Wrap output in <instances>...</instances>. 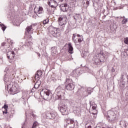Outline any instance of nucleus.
Segmentation results:
<instances>
[{
	"label": "nucleus",
	"instance_id": "nucleus-59",
	"mask_svg": "<svg viewBox=\"0 0 128 128\" xmlns=\"http://www.w3.org/2000/svg\"><path fill=\"white\" fill-rule=\"evenodd\" d=\"M58 88H60V87H58Z\"/></svg>",
	"mask_w": 128,
	"mask_h": 128
},
{
	"label": "nucleus",
	"instance_id": "nucleus-51",
	"mask_svg": "<svg viewBox=\"0 0 128 128\" xmlns=\"http://www.w3.org/2000/svg\"><path fill=\"white\" fill-rule=\"evenodd\" d=\"M7 58L10 60V56H8V54H7Z\"/></svg>",
	"mask_w": 128,
	"mask_h": 128
},
{
	"label": "nucleus",
	"instance_id": "nucleus-2",
	"mask_svg": "<svg viewBox=\"0 0 128 128\" xmlns=\"http://www.w3.org/2000/svg\"><path fill=\"white\" fill-rule=\"evenodd\" d=\"M106 116L108 122H115L116 119V114L112 110H108L107 112Z\"/></svg>",
	"mask_w": 128,
	"mask_h": 128
},
{
	"label": "nucleus",
	"instance_id": "nucleus-26",
	"mask_svg": "<svg viewBox=\"0 0 128 128\" xmlns=\"http://www.w3.org/2000/svg\"><path fill=\"white\" fill-rule=\"evenodd\" d=\"M76 34H73L72 38V40L74 42V44H76V42H78V41H76Z\"/></svg>",
	"mask_w": 128,
	"mask_h": 128
},
{
	"label": "nucleus",
	"instance_id": "nucleus-38",
	"mask_svg": "<svg viewBox=\"0 0 128 128\" xmlns=\"http://www.w3.org/2000/svg\"><path fill=\"white\" fill-rule=\"evenodd\" d=\"M52 82H56V79L52 77Z\"/></svg>",
	"mask_w": 128,
	"mask_h": 128
},
{
	"label": "nucleus",
	"instance_id": "nucleus-18",
	"mask_svg": "<svg viewBox=\"0 0 128 128\" xmlns=\"http://www.w3.org/2000/svg\"><path fill=\"white\" fill-rule=\"evenodd\" d=\"M68 52L70 54H74V48H72V44L69 43L68 44Z\"/></svg>",
	"mask_w": 128,
	"mask_h": 128
},
{
	"label": "nucleus",
	"instance_id": "nucleus-25",
	"mask_svg": "<svg viewBox=\"0 0 128 128\" xmlns=\"http://www.w3.org/2000/svg\"><path fill=\"white\" fill-rule=\"evenodd\" d=\"M40 81H38L34 85V88L38 89V88H40Z\"/></svg>",
	"mask_w": 128,
	"mask_h": 128
},
{
	"label": "nucleus",
	"instance_id": "nucleus-40",
	"mask_svg": "<svg viewBox=\"0 0 128 128\" xmlns=\"http://www.w3.org/2000/svg\"><path fill=\"white\" fill-rule=\"evenodd\" d=\"M120 124L122 126H124V121L122 120L120 122Z\"/></svg>",
	"mask_w": 128,
	"mask_h": 128
},
{
	"label": "nucleus",
	"instance_id": "nucleus-56",
	"mask_svg": "<svg viewBox=\"0 0 128 128\" xmlns=\"http://www.w3.org/2000/svg\"><path fill=\"white\" fill-rule=\"evenodd\" d=\"M124 88V84H123V88Z\"/></svg>",
	"mask_w": 128,
	"mask_h": 128
},
{
	"label": "nucleus",
	"instance_id": "nucleus-45",
	"mask_svg": "<svg viewBox=\"0 0 128 128\" xmlns=\"http://www.w3.org/2000/svg\"><path fill=\"white\" fill-rule=\"evenodd\" d=\"M76 36L78 38H81V36H82V35H80V34H78Z\"/></svg>",
	"mask_w": 128,
	"mask_h": 128
},
{
	"label": "nucleus",
	"instance_id": "nucleus-12",
	"mask_svg": "<svg viewBox=\"0 0 128 128\" xmlns=\"http://www.w3.org/2000/svg\"><path fill=\"white\" fill-rule=\"evenodd\" d=\"M58 100H64V92L59 91L57 92Z\"/></svg>",
	"mask_w": 128,
	"mask_h": 128
},
{
	"label": "nucleus",
	"instance_id": "nucleus-24",
	"mask_svg": "<svg viewBox=\"0 0 128 128\" xmlns=\"http://www.w3.org/2000/svg\"><path fill=\"white\" fill-rule=\"evenodd\" d=\"M122 18H124L122 22V24H126L128 22V18H126V17L123 16Z\"/></svg>",
	"mask_w": 128,
	"mask_h": 128
},
{
	"label": "nucleus",
	"instance_id": "nucleus-43",
	"mask_svg": "<svg viewBox=\"0 0 128 128\" xmlns=\"http://www.w3.org/2000/svg\"><path fill=\"white\" fill-rule=\"evenodd\" d=\"M56 46H53V47H52L51 48V50L52 51V50H56Z\"/></svg>",
	"mask_w": 128,
	"mask_h": 128
},
{
	"label": "nucleus",
	"instance_id": "nucleus-17",
	"mask_svg": "<svg viewBox=\"0 0 128 128\" xmlns=\"http://www.w3.org/2000/svg\"><path fill=\"white\" fill-rule=\"evenodd\" d=\"M90 0H83L82 4L84 8H86L88 6V4H90Z\"/></svg>",
	"mask_w": 128,
	"mask_h": 128
},
{
	"label": "nucleus",
	"instance_id": "nucleus-47",
	"mask_svg": "<svg viewBox=\"0 0 128 128\" xmlns=\"http://www.w3.org/2000/svg\"><path fill=\"white\" fill-rule=\"evenodd\" d=\"M32 116H33V118H36V116L34 114H32Z\"/></svg>",
	"mask_w": 128,
	"mask_h": 128
},
{
	"label": "nucleus",
	"instance_id": "nucleus-19",
	"mask_svg": "<svg viewBox=\"0 0 128 128\" xmlns=\"http://www.w3.org/2000/svg\"><path fill=\"white\" fill-rule=\"evenodd\" d=\"M28 92H24L22 96V98L24 100H28Z\"/></svg>",
	"mask_w": 128,
	"mask_h": 128
},
{
	"label": "nucleus",
	"instance_id": "nucleus-53",
	"mask_svg": "<svg viewBox=\"0 0 128 128\" xmlns=\"http://www.w3.org/2000/svg\"><path fill=\"white\" fill-rule=\"evenodd\" d=\"M10 39H7V42H10Z\"/></svg>",
	"mask_w": 128,
	"mask_h": 128
},
{
	"label": "nucleus",
	"instance_id": "nucleus-35",
	"mask_svg": "<svg viewBox=\"0 0 128 128\" xmlns=\"http://www.w3.org/2000/svg\"><path fill=\"white\" fill-rule=\"evenodd\" d=\"M15 22L16 26H18L20 24V22H18V20H16V22Z\"/></svg>",
	"mask_w": 128,
	"mask_h": 128
},
{
	"label": "nucleus",
	"instance_id": "nucleus-14",
	"mask_svg": "<svg viewBox=\"0 0 128 128\" xmlns=\"http://www.w3.org/2000/svg\"><path fill=\"white\" fill-rule=\"evenodd\" d=\"M68 8H70V6H68L66 4H65L62 6L61 10L62 12H68Z\"/></svg>",
	"mask_w": 128,
	"mask_h": 128
},
{
	"label": "nucleus",
	"instance_id": "nucleus-48",
	"mask_svg": "<svg viewBox=\"0 0 128 128\" xmlns=\"http://www.w3.org/2000/svg\"><path fill=\"white\" fill-rule=\"evenodd\" d=\"M28 42V44H29V46H32V42Z\"/></svg>",
	"mask_w": 128,
	"mask_h": 128
},
{
	"label": "nucleus",
	"instance_id": "nucleus-58",
	"mask_svg": "<svg viewBox=\"0 0 128 128\" xmlns=\"http://www.w3.org/2000/svg\"><path fill=\"white\" fill-rule=\"evenodd\" d=\"M81 66H82V64H81Z\"/></svg>",
	"mask_w": 128,
	"mask_h": 128
},
{
	"label": "nucleus",
	"instance_id": "nucleus-27",
	"mask_svg": "<svg viewBox=\"0 0 128 128\" xmlns=\"http://www.w3.org/2000/svg\"><path fill=\"white\" fill-rule=\"evenodd\" d=\"M73 18L74 20H78L80 18V14H76L75 16H73Z\"/></svg>",
	"mask_w": 128,
	"mask_h": 128
},
{
	"label": "nucleus",
	"instance_id": "nucleus-11",
	"mask_svg": "<svg viewBox=\"0 0 128 128\" xmlns=\"http://www.w3.org/2000/svg\"><path fill=\"white\" fill-rule=\"evenodd\" d=\"M100 62H104V60L102 61L99 58L96 57H94L93 59V64H96V66H99V64H100Z\"/></svg>",
	"mask_w": 128,
	"mask_h": 128
},
{
	"label": "nucleus",
	"instance_id": "nucleus-42",
	"mask_svg": "<svg viewBox=\"0 0 128 128\" xmlns=\"http://www.w3.org/2000/svg\"><path fill=\"white\" fill-rule=\"evenodd\" d=\"M111 72H116V70H114V68H112V70H111Z\"/></svg>",
	"mask_w": 128,
	"mask_h": 128
},
{
	"label": "nucleus",
	"instance_id": "nucleus-49",
	"mask_svg": "<svg viewBox=\"0 0 128 128\" xmlns=\"http://www.w3.org/2000/svg\"><path fill=\"white\" fill-rule=\"evenodd\" d=\"M10 54H12L14 56V52H10Z\"/></svg>",
	"mask_w": 128,
	"mask_h": 128
},
{
	"label": "nucleus",
	"instance_id": "nucleus-57",
	"mask_svg": "<svg viewBox=\"0 0 128 128\" xmlns=\"http://www.w3.org/2000/svg\"><path fill=\"white\" fill-rule=\"evenodd\" d=\"M22 128H24V124H23L22 126Z\"/></svg>",
	"mask_w": 128,
	"mask_h": 128
},
{
	"label": "nucleus",
	"instance_id": "nucleus-33",
	"mask_svg": "<svg viewBox=\"0 0 128 128\" xmlns=\"http://www.w3.org/2000/svg\"><path fill=\"white\" fill-rule=\"evenodd\" d=\"M49 20H48V18H47V19L44 20L43 21V24H48V22Z\"/></svg>",
	"mask_w": 128,
	"mask_h": 128
},
{
	"label": "nucleus",
	"instance_id": "nucleus-8",
	"mask_svg": "<svg viewBox=\"0 0 128 128\" xmlns=\"http://www.w3.org/2000/svg\"><path fill=\"white\" fill-rule=\"evenodd\" d=\"M43 92V98L44 100H48V96H50V91L46 90L45 91H42L41 92V93L42 94Z\"/></svg>",
	"mask_w": 128,
	"mask_h": 128
},
{
	"label": "nucleus",
	"instance_id": "nucleus-55",
	"mask_svg": "<svg viewBox=\"0 0 128 128\" xmlns=\"http://www.w3.org/2000/svg\"><path fill=\"white\" fill-rule=\"evenodd\" d=\"M0 62H2V58H0Z\"/></svg>",
	"mask_w": 128,
	"mask_h": 128
},
{
	"label": "nucleus",
	"instance_id": "nucleus-13",
	"mask_svg": "<svg viewBox=\"0 0 128 128\" xmlns=\"http://www.w3.org/2000/svg\"><path fill=\"white\" fill-rule=\"evenodd\" d=\"M65 86L66 90H74V84H66Z\"/></svg>",
	"mask_w": 128,
	"mask_h": 128
},
{
	"label": "nucleus",
	"instance_id": "nucleus-16",
	"mask_svg": "<svg viewBox=\"0 0 128 128\" xmlns=\"http://www.w3.org/2000/svg\"><path fill=\"white\" fill-rule=\"evenodd\" d=\"M66 122L68 124L71 125L68 126L70 128H74V120H67Z\"/></svg>",
	"mask_w": 128,
	"mask_h": 128
},
{
	"label": "nucleus",
	"instance_id": "nucleus-22",
	"mask_svg": "<svg viewBox=\"0 0 128 128\" xmlns=\"http://www.w3.org/2000/svg\"><path fill=\"white\" fill-rule=\"evenodd\" d=\"M42 74V71H38L37 74L35 75V78H38Z\"/></svg>",
	"mask_w": 128,
	"mask_h": 128
},
{
	"label": "nucleus",
	"instance_id": "nucleus-6",
	"mask_svg": "<svg viewBox=\"0 0 128 128\" xmlns=\"http://www.w3.org/2000/svg\"><path fill=\"white\" fill-rule=\"evenodd\" d=\"M50 34L54 38H58L60 36V33L58 32L56 28H52L50 30Z\"/></svg>",
	"mask_w": 128,
	"mask_h": 128
},
{
	"label": "nucleus",
	"instance_id": "nucleus-21",
	"mask_svg": "<svg viewBox=\"0 0 128 128\" xmlns=\"http://www.w3.org/2000/svg\"><path fill=\"white\" fill-rule=\"evenodd\" d=\"M8 106L6 105V104H4L2 108H4V111H3V114H8Z\"/></svg>",
	"mask_w": 128,
	"mask_h": 128
},
{
	"label": "nucleus",
	"instance_id": "nucleus-5",
	"mask_svg": "<svg viewBox=\"0 0 128 128\" xmlns=\"http://www.w3.org/2000/svg\"><path fill=\"white\" fill-rule=\"evenodd\" d=\"M56 113L55 112H46V118H49L50 120H54L56 116Z\"/></svg>",
	"mask_w": 128,
	"mask_h": 128
},
{
	"label": "nucleus",
	"instance_id": "nucleus-37",
	"mask_svg": "<svg viewBox=\"0 0 128 128\" xmlns=\"http://www.w3.org/2000/svg\"><path fill=\"white\" fill-rule=\"evenodd\" d=\"M124 42L126 44H128V38H126V39H124Z\"/></svg>",
	"mask_w": 128,
	"mask_h": 128
},
{
	"label": "nucleus",
	"instance_id": "nucleus-1",
	"mask_svg": "<svg viewBox=\"0 0 128 128\" xmlns=\"http://www.w3.org/2000/svg\"><path fill=\"white\" fill-rule=\"evenodd\" d=\"M58 110L63 116L68 114V105L63 102H60L58 104Z\"/></svg>",
	"mask_w": 128,
	"mask_h": 128
},
{
	"label": "nucleus",
	"instance_id": "nucleus-52",
	"mask_svg": "<svg viewBox=\"0 0 128 128\" xmlns=\"http://www.w3.org/2000/svg\"><path fill=\"white\" fill-rule=\"evenodd\" d=\"M92 128V126H87V128Z\"/></svg>",
	"mask_w": 128,
	"mask_h": 128
},
{
	"label": "nucleus",
	"instance_id": "nucleus-34",
	"mask_svg": "<svg viewBox=\"0 0 128 128\" xmlns=\"http://www.w3.org/2000/svg\"><path fill=\"white\" fill-rule=\"evenodd\" d=\"M78 70H73V74H74V76H78Z\"/></svg>",
	"mask_w": 128,
	"mask_h": 128
},
{
	"label": "nucleus",
	"instance_id": "nucleus-4",
	"mask_svg": "<svg viewBox=\"0 0 128 128\" xmlns=\"http://www.w3.org/2000/svg\"><path fill=\"white\" fill-rule=\"evenodd\" d=\"M60 26H61V28L64 30L66 25L68 22V18L66 16H60L58 18Z\"/></svg>",
	"mask_w": 128,
	"mask_h": 128
},
{
	"label": "nucleus",
	"instance_id": "nucleus-41",
	"mask_svg": "<svg viewBox=\"0 0 128 128\" xmlns=\"http://www.w3.org/2000/svg\"><path fill=\"white\" fill-rule=\"evenodd\" d=\"M50 4H52L51 2H48V4L50 6H51V8H54V5H51Z\"/></svg>",
	"mask_w": 128,
	"mask_h": 128
},
{
	"label": "nucleus",
	"instance_id": "nucleus-30",
	"mask_svg": "<svg viewBox=\"0 0 128 128\" xmlns=\"http://www.w3.org/2000/svg\"><path fill=\"white\" fill-rule=\"evenodd\" d=\"M80 108L79 107H76V109L75 110V112H76V114H80Z\"/></svg>",
	"mask_w": 128,
	"mask_h": 128
},
{
	"label": "nucleus",
	"instance_id": "nucleus-23",
	"mask_svg": "<svg viewBox=\"0 0 128 128\" xmlns=\"http://www.w3.org/2000/svg\"><path fill=\"white\" fill-rule=\"evenodd\" d=\"M123 82H128V77L126 74L123 75Z\"/></svg>",
	"mask_w": 128,
	"mask_h": 128
},
{
	"label": "nucleus",
	"instance_id": "nucleus-39",
	"mask_svg": "<svg viewBox=\"0 0 128 128\" xmlns=\"http://www.w3.org/2000/svg\"><path fill=\"white\" fill-rule=\"evenodd\" d=\"M36 88H35L34 87V88H32L31 92H36Z\"/></svg>",
	"mask_w": 128,
	"mask_h": 128
},
{
	"label": "nucleus",
	"instance_id": "nucleus-10",
	"mask_svg": "<svg viewBox=\"0 0 128 128\" xmlns=\"http://www.w3.org/2000/svg\"><path fill=\"white\" fill-rule=\"evenodd\" d=\"M34 12H36L37 14V16H38V14H42L44 12V8H42V7H39L38 8H34Z\"/></svg>",
	"mask_w": 128,
	"mask_h": 128
},
{
	"label": "nucleus",
	"instance_id": "nucleus-50",
	"mask_svg": "<svg viewBox=\"0 0 128 128\" xmlns=\"http://www.w3.org/2000/svg\"><path fill=\"white\" fill-rule=\"evenodd\" d=\"M10 44H14V42H12V40H10Z\"/></svg>",
	"mask_w": 128,
	"mask_h": 128
},
{
	"label": "nucleus",
	"instance_id": "nucleus-9",
	"mask_svg": "<svg viewBox=\"0 0 128 128\" xmlns=\"http://www.w3.org/2000/svg\"><path fill=\"white\" fill-rule=\"evenodd\" d=\"M92 88H87L86 90L80 95L82 96H88V94H92Z\"/></svg>",
	"mask_w": 128,
	"mask_h": 128
},
{
	"label": "nucleus",
	"instance_id": "nucleus-29",
	"mask_svg": "<svg viewBox=\"0 0 128 128\" xmlns=\"http://www.w3.org/2000/svg\"><path fill=\"white\" fill-rule=\"evenodd\" d=\"M104 56H103L104 58H104L105 56L106 58H108V56H110V54L108 52H106Z\"/></svg>",
	"mask_w": 128,
	"mask_h": 128
},
{
	"label": "nucleus",
	"instance_id": "nucleus-32",
	"mask_svg": "<svg viewBox=\"0 0 128 128\" xmlns=\"http://www.w3.org/2000/svg\"><path fill=\"white\" fill-rule=\"evenodd\" d=\"M38 124L36 122H35L34 124L32 126V128H36V126H38Z\"/></svg>",
	"mask_w": 128,
	"mask_h": 128
},
{
	"label": "nucleus",
	"instance_id": "nucleus-31",
	"mask_svg": "<svg viewBox=\"0 0 128 128\" xmlns=\"http://www.w3.org/2000/svg\"><path fill=\"white\" fill-rule=\"evenodd\" d=\"M78 42H82L84 40V38L82 36L80 37L78 40Z\"/></svg>",
	"mask_w": 128,
	"mask_h": 128
},
{
	"label": "nucleus",
	"instance_id": "nucleus-7",
	"mask_svg": "<svg viewBox=\"0 0 128 128\" xmlns=\"http://www.w3.org/2000/svg\"><path fill=\"white\" fill-rule=\"evenodd\" d=\"M36 26V24H33L30 26H28L26 28V32H28V34H32L34 32V27Z\"/></svg>",
	"mask_w": 128,
	"mask_h": 128
},
{
	"label": "nucleus",
	"instance_id": "nucleus-28",
	"mask_svg": "<svg viewBox=\"0 0 128 128\" xmlns=\"http://www.w3.org/2000/svg\"><path fill=\"white\" fill-rule=\"evenodd\" d=\"M0 26L1 28L2 29V30H3V32H4V30H6V26L4 25V24H0Z\"/></svg>",
	"mask_w": 128,
	"mask_h": 128
},
{
	"label": "nucleus",
	"instance_id": "nucleus-20",
	"mask_svg": "<svg viewBox=\"0 0 128 128\" xmlns=\"http://www.w3.org/2000/svg\"><path fill=\"white\" fill-rule=\"evenodd\" d=\"M72 84V80L70 78H66L65 84Z\"/></svg>",
	"mask_w": 128,
	"mask_h": 128
},
{
	"label": "nucleus",
	"instance_id": "nucleus-36",
	"mask_svg": "<svg viewBox=\"0 0 128 128\" xmlns=\"http://www.w3.org/2000/svg\"><path fill=\"white\" fill-rule=\"evenodd\" d=\"M6 76V75H5V77L4 78V82H10V80H8V79Z\"/></svg>",
	"mask_w": 128,
	"mask_h": 128
},
{
	"label": "nucleus",
	"instance_id": "nucleus-44",
	"mask_svg": "<svg viewBox=\"0 0 128 128\" xmlns=\"http://www.w3.org/2000/svg\"><path fill=\"white\" fill-rule=\"evenodd\" d=\"M52 2H54V4H58L54 0H51Z\"/></svg>",
	"mask_w": 128,
	"mask_h": 128
},
{
	"label": "nucleus",
	"instance_id": "nucleus-46",
	"mask_svg": "<svg viewBox=\"0 0 128 128\" xmlns=\"http://www.w3.org/2000/svg\"><path fill=\"white\" fill-rule=\"evenodd\" d=\"M6 46V42H4L2 44V46Z\"/></svg>",
	"mask_w": 128,
	"mask_h": 128
},
{
	"label": "nucleus",
	"instance_id": "nucleus-15",
	"mask_svg": "<svg viewBox=\"0 0 128 128\" xmlns=\"http://www.w3.org/2000/svg\"><path fill=\"white\" fill-rule=\"evenodd\" d=\"M16 86H12L10 89V92L11 94H16Z\"/></svg>",
	"mask_w": 128,
	"mask_h": 128
},
{
	"label": "nucleus",
	"instance_id": "nucleus-54",
	"mask_svg": "<svg viewBox=\"0 0 128 128\" xmlns=\"http://www.w3.org/2000/svg\"><path fill=\"white\" fill-rule=\"evenodd\" d=\"M74 2H70V5H72V4H73Z\"/></svg>",
	"mask_w": 128,
	"mask_h": 128
},
{
	"label": "nucleus",
	"instance_id": "nucleus-3",
	"mask_svg": "<svg viewBox=\"0 0 128 128\" xmlns=\"http://www.w3.org/2000/svg\"><path fill=\"white\" fill-rule=\"evenodd\" d=\"M90 112L94 116H96L98 114V110H96L97 106L94 102L92 101H90Z\"/></svg>",
	"mask_w": 128,
	"mask_h": 128
}]
</instances>
